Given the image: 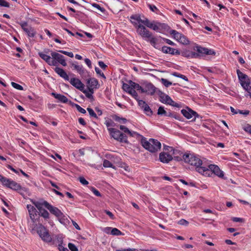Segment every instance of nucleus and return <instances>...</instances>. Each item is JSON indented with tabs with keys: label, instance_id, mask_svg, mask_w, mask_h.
<instances>
[{
	"label": "nucleus",
	"instance_id": "obj_34",
	"mask_svg": "<svg viewBox=\"0 0 251 251\" xmlns=\"http://www.w3.org/2000/svg\"><path fill=\"white\" fill-rule=\"evenodd\" d=\"M39 216L43 217L45 219H49V212L45 210V209H41V211L38 212Z\"/></svg>",
	"mask_w": 251,
	"mask_h": 251
},
{
	"label": "nucleus",
	"instance_id": "obj_51",
	"mask_svg": "<svg viewBox=\"0 0 251 251\" xmlns=\"http://www.w3.org/2000/svg\"><path fill=\"white\" fill-rule=\"evenodd\" d=\"M58 51L65 54V55H66L70 57H74V54L72 52H68V51L62 50H59Z\"/></svg>",
	"mask_w": 251,
	"mask_h": 251
},
{
	"label": "nucleus",
	"instance_id": "obj_48",
	"mask_svg": "<svg viewBox=\"0 0 251 251\" xmlns=\"http://www.w3.org/2000/svg\"><path fill=\"white\" fill-rule=\"evenodd\" d=\"M174 149H173V148L172 147L164 146V147H163L164 151H166L167 152H169V153H172V151H173Z\"/></svg>",
	"mask_w": 251,
	"mask_h": 251
},
{
	"label": "nucleus",
	"instance_id": "obj_6",
	"mask_svg": "<svg viewBox=\"0 0 251 251\" xmlns=\"http://www.w3.org/2000/svg\"><path fill=\"white\" fill-rule=\"evenodd\" d=\"M35 230H37V233L44 241L46 242L51 241L52 238L48 230L42 225L40 224L38 226H37Z\"/></svg>",
	"mask_w": 251,
	"mask_h": 251
},
{
	"label": "nucleus",
	"instance_id": "obj_21",
	"mask_svg": "<svg viewBox=\"0 0 251 251\" xmlns=\"http://www.w3.org/2000/svg\"><path fill=\"white\" fill-rule=\"evenodd\" d=\"M70 82L73 86L80 91L83 90L84 88V85L78 78H72L70 79Z\"/></svg>",
	"mask_w": 251,
	"mask_h": 251
},
{
	"label": "nucleus",
	"instance_id": "obj_13",
	"mask_svg": "<svg viewBox=\"0 0 251 251\" xmlns=\"http://www.w3.org/2000/svg\"><path fill=\"white\" fill-rule=\"evenodd\" d=\"M136 31L138 35L146 39L151 37L152 34L143 25H139L138 27L136 28Z\"/></svg>",
	"mask_w": 251,
	"mask_h": 251
},
{
	"label": "nucleus",
	"instance_id": "obj_42",
	"mask_svg": "<svg viewBox=\"0 0 251 251\" xmlns=\"http://www.w3.org/2000/svg\"><path fill=\"white\" fill-rule=\"evenodd\" d=\"M17 191H18L19 193L23 196H25L28 192L27 189L25 187L22 188L21 186L20 188Z\"/></svg>",
	"mask_w": 251,
	"mask_h": 251
},
{
	"label": "nucleus",
	"instance_id": "obj_60",
	"mask_svg": "<svg viewBox=\"0 0 251 251\" xmlns=\"http://www.w3.org/2000/svg\"><path fill=\"white\" fill-rule=\"evenodd\" d=\"M238 113L243 114V115H248L249 114L250 111L248 110H238Z\"/></svg>",
	"mask_w": 251,
	"mask_h": 251
},
{
	"label": "nucleus",
	"instance_id": "obj_30",
	"mask_svg": "<svg viewBox=\"0 0 251 251\" xmlns=\"http://www.w3.org/2000/svg\"><path fill=\"white\" fill-rule=\"evenodd\" d=\"M71 65L81 75H83L85 73L86 71L83 68L82 65H79L75 63H72Z\"/></svg>",
	"mask_w": 251,
	"mask_h": 251
},
{
	"label": "nucleus",
	"instance_id": "obj_28",
	"mask_svg": "<svg viewBox=\"0 0 251 251\" xmlns=\"http://www.w3.org/2000/svg\"><path fill=\"white\" fill-rule=\"evenodd\" d=\"M108 131L111 136L115 140H119V135H121V131L114 128H108Z\"/></svg>",
	"mask_w": 251,
	"mask_h": 251
},
{
	"label": "nucleus",
	"instance_id": "obj_3",
	"mask_svg": "<svg viewBox=\"0 0 251 251\" xmlns=\"http://www.w3.org/2000/svg\"><path fill=\"white\" fill-rule=\"evenodd\" d=\"M26 208L28 210L30 218V221H28V226L32 230H34L37 227L38 223L39 222V216L38 212L33 205L27 204Z\"/></svg>",
	"mask_w": 251,
	"mask_h": 251
},
{
	"label": "nucleus",
	"instance_id": "obj_56",
	"mask_svg": "<svg viewBox=\"0 0 251 251\" xmlns=\"http://www.w3.org/2000/svg\"><path fill=\"white\" fill-rule=\"evenodd\" d=\"M75 107L77 109V110L80 113L85 114L86 113V110L82 108L80 106H79L78 104H75Z\"/></svg>",
	"mask_w": 251,
	"mask_h": 251
},
{
	"label": "nucleus",
	"instance_id": "obj_41",
	"mask_svg": "<svg viewBox=\"0 0 251 251\" xmlns=\"http://www.w3.org/2000/svg\"><path fill=\"white\" fill-rule=\"evenodd\" d=\"M111 234L113 235H120L122 234V233L116 228H112Z\"/></svg>",
	"mask_w": 251,
	"mask_h": 251
},
{
	"label": "nucleus",
	"instance_id": "obj_36",
	"mask_svg": "<svg viewBox=\"0 0 251 251\" xmlns=\"http://www.w3.org/2000/svg\"><path fill=\"white\" fill-rule=\"evenodd\" d=\"M157 114L159 115L168 116L167 112L164 110L163 106H160L158 109Z\"/></svg>",
	"mask_w": 251,
	"mask_h": 251
},
{
	"label": "nucleus",
	"instance_id": "obj_2",
	"mask_svg": "<svg viewBox=\"0 0 251 251\" xmlns=\"http://www.w3.org/2000/svg\"><path fill=\"white\" fill-rule=\"evenodd\" d=\"M142 146L151 152L154 153L160 150L161 144L157 140L151 138L148 140L143 137L141 139Z\"/></svg>",
	"mask_w": 251,
	"mask_h": 251
},
{
	"label": "nucleus",
	"instance_id": "obj_17",
	"mask_svg": "<svg viewBox=\"0 0 251 251\" xmlns=\"http://www.w3.org/2000/svg\"><path fill=\"white\" fill-rule=\"evenodd\" d=\"M3 185L14 190H18L20 188V185L16 182L8 178H6L4 181Z\"/></svg>",
	"mask_w": 251,
	"mask_h": 251
},
{
	"label": "nucleus",
	"instance_id": "obj_14",
	"mask_svg": "<svg viewBox=\"0 0 251 251\" xmlns=\"http://www.w3.org/2000/svg\"><path fill=\"white\" fill-rule=\"evenodd\" d=\"M44 206L50 211V212L56 217L61 216L62 212L57 207L53 206L47 201H44Z\"/></svg>",
	"mask_w": 251,
	"mask_h": 251
},
{
	"label": "nucleus",
	"instance_id": "obj_52",
	"mask_svg": "<svg viewBox=\"0 0 251 251\" xmlns=\"http://www.w3.org/2000/svg\"><path fill=\"white\" fill-rule=\"evenodd\" d=\"M178 224L180 225L187 226L188 225L189 222L186 220L182 219L178 222Z\"/></svg>",
	"mask_w": 251,
	"mask_h": 251
},
{
	"label": "nucleus",
	"instance_id": "obj_23",
	"mask_svg": "<svg viewBox=\"0 0 251 251\" xmlns=\"http://www.w3.org/2000/svg\"><path fill=\"white\" fill-rule=\"evenodd\" d=\"M39 56L45 60L49 65L56 66V62L54 60H52L50 56L47 55L43 52L39 53Z\"/></svg>",
	"mask_w": 251,
	"mask_h": 251
},
{
	"label": "nucleus",
	"instance_id": "obj_26",
	"mask_svg": "<svg viewBox=\"0 0 251 251\" xmlns=\"http://www.w3.org/2000/svg\"><path fill=\"white\" fill-rule=\"evenodd\" d=\"M54 71L57 73L60 77L63 78L65 80H69V77L65 71L59 67H55Z\"/></svg>",
	"mask_w": 251,
	"mask_h": 251
},
{
	"label": "nucleus",
	"instance_id": "obj_12",
	"mask_svg": "<svg viewBox=\"0 0 251 251\" xmlns=\"http://www.w3.org/2000/svg\"><path fill=\"white\" fill-rule=\"evenodd\" d=\"M20 25L24 30V31L26 32L28 37H34L36 34V32L34 28L27 26V23L25 22H21L20 23Z\"/></svg>",
	"mask_w": 251,
	"mask_h": 251
},
{
	"label": "nucleus",
	"instance_id": "obj_18",
	"mask_svg": "<svg viewBox=\"0 0 251 251\" xmlns=\"http://www.w3.org/2000/svg\"><path fill=\"white\" fill-rule=\"evenodd\" d=\"M182 114L188 119H190L194 117V119L198 116V114L190 108H187L186 109L181 110Z\"/></svg>",
	"mask_w": 251,
	"mask_h": 251
},
{
	"label": "nucleus",
	"instance_id": "obj_20",
	"mask_svg": "<svg viewBox=\"0 0 251 251\" xmlns=\"http://www.w3.org/2000/svg\"><path fill=\"white\" fill-rule=\"evenodd\" d=\"M208 169L210 171L209 174L212 172L219 177H223L224 176L223 172L220 170L218 166L211 164L209 165Z\"/></svg>",
	"mask_w": 251,
	"mask_h": 251
},
{
	"label": "nucleus",
	"instance_id": "obj_45",
	"mask_svg": "<svg viewBox=\"0 0 251 251\" xmlns=\"http://www.w3.org/2000/svg\"><path fill=\"white\" fill-rule=\"evenodd\" d=\"M55 243L58 245V247H60V246H62L63 238L60 236H57L55 240Z\"/></svg>",
	"mask_w": 251,
	"mask_h": 251
},
{
	"label": "nucleus",
	"instance_id": "obj_1",
	"mask_svg": "<svg viewBox=\"0 0 251 251\" xmlns=\"http://www.w3.org/2000/svg\"><path fill=\"white\" fill-rule=\"evenodd\" d=\"M183 161L196 167L197 172L204 176H209L210 171L207 168L202 165V160L193 154L185 153L183 155Z\"/></svg>",
	"mask_w": 251,
	"mask_h": 251
},
{
	"label": "nucleus",
	"instance_id": "obj_29",
	"mask_svg": "<svg viewBox=\"0 0 251 251\" xmlns=\"http://www.w3.org/2000/svg\"><path fill=\"white\" fill-rule=\"evenodd\" d=\"M51 95L56 99L63 103H67L68 101V98L61 94L52 93Z\"/></svg>",
	"mask_w": 251,
	"mask_h": 251
},
{
	"label": "nucleus",
	"instance_id": "obj_32",
	"mask_svg": "<svg viewBox=\"0 0 251 251\" xmlns=\"http://www.w3.org/2000/svg\"><path fill=\"white\" fill-rule=\"evenodd\" d=\"M148 41L150 42V43L152 46H153L156 49L158 48V47L157 45V43L158 41L157 38L152 36V35H151V37H150L149 38H148Z\"/></svg>",
	"mask_w": 251,
	"mask_h": 251
},
{
	"label": "nucleus",
	"instance_id": "obj_31",
	"mask_svg": "<svg viewBox=\"0 0 251 251\" xmlns=\"http://www.w3.org/2000/svg\"><path fill=\"white\" fill-rule=\"evenodd\" d=\"M120 128L124 132L127 133L128 135H129L130 136L133 137L138 135V134L136 132L130 131L126 127L124 126L121 125L120 126Z\"/></svg>",
	"mask_w": 251,
	"mask_h": 251
},
{
	"label": "nucleus",
	"instance_id": "obj_9",
	"mask_svg": "<svg viewBox=\"0 0 251 251\" xmlns=\"http://www.w3.org/2000/svg\"><path fill=\"white\" fill-rule=\"evenodd\" d=\"M144 23L145 26L157 32H160L161 29L164 28L165 26V25L164 24L155 23V22H151L149 19L146 20Z\"/></svg>",
	"mask_w": 251,
	"mask_h": 251
},
{
	"label": "nucleus",
	"instance_id": "obj_19",
	"mask_svg": "<svg viewBox=\"0 0 251 251\" xmlns=\"http://www.w3.org/2000/svg\"><path fill=\"white\" fill-rule=\"evenodd\" d=\"M173 159L172 154L166 151L161 152L159 154V160L161 162L168 163Z\"/></svg>",
	"mask_w": 251,
	"mask_h": 251
},
{
	"label": "nucleus",
	"instance_id": "obj_11",
	"mask_svg": "<svg viewBox=\"0 0 251 251\" xmlns=\"http://www.w3.org/2000/svg\"><path fill=\"white\" fill-rule=\"evenodd\" d=\"M159 97L160 99V100L161 102L176 107H178L179 106L178 104L176 103L174 101H173V100L171 98V97L168 95L162 93Z\"/></svg>",
	"mask_w": 251,
	"mask_h": 251
},
{
	"label": "nucleus",
	"instance_id": "obj_53",
	"mask_svg": "<svg viewBox=\"0 0 251 251\" xmlns=\"http://www.w3.org/2000/svg\"><path fill=\"white\" fill-rule=\"evenodd\" d=\"M92 6L96 8L97 9L99 10L101 12H103L104 11V9L103 7H101L99 4L97 3H93Z\"/></svg>",
	"mask_w": 251,
	"mask_h": 251
},
{
	"label": "nucleus",
	"instance_id": "obj_4",
	"mask_svg": "<svg viewBox=\"0 0 251 251\" xmlns=\"http://www.w3.org/2000/svg\"><path fill=\"white\" fill-rule=\"evenodd\" d=\"M238 77L240 80L242 86L247 91L246 97L249 96L251 98V78L239 70H237Z\"/></svg>",
	"mask_w": 251,
	"mask_h": 251
},
{
	"label": "nucleus",
	"instance_id": "obj_47",
	"mask_svg": "<svg viewBox=\"0 0 251 251\" xmlns=\"http://www.w3.org/2000/svg\"><path fill=\"white\" fill-rule=\"evenodd\" d=\"M173 75L176 76V77H179V78H182L183 79H184V80L185 81H188V78L187 77L184 75H182L181 74H178L177 73H174L173 74Z\"/></svg>",
	"mask_w": 251,
	"mask_h": 251
},
{
	"label": "nucleus",
	"instance_id": "obj_5",
	"mask_svg": "<svg viewBox=\"0 0 251 251\" xmlns=\"http://www.w3.org/2000/svg\"><path fill=\"white\" fill-rule=\"evenodd\" d=\"M123 89L126 92L131 95L136 100H138V95L135 90L138 91L141 88V86L134 82L130 80L128 83H123Z\"/></svg>",
	"mask_w": 251,
	"mask_h": 251
},
{
	"label": "nucleus",
	"instance_id": "obj_62",
	"mask_svg": "<svg viewBox=\"0 0 251 251\" xmlns=\"http://www.w3.org/2000/svg\"><path fill=\"white\" fill-rule=\"evenodd\" d=\"M85 63L87 65V66L90 68H92V64L91 60L88 58H85L84 60Z\"/></svg>",
	"mask_w": 251,
	"mask_h": 251
},
{
	"label": "nucleus",
	"instance_id": "obj_40",
	"mask_svg": "<svg viewBox=\"0 0 251 251\" xmlns=\"http://www.w3.org/2000/svg\"><path fill=\"white\" fill-rule=\"evenodd\" d=\"M161 83L166 87H168L172 84V83L165 78H162L160 79Z\"/></svg>",
	"mask_w": 251,
	"mask_h": 251
},
{
	"label": "nucleus",
	"instance_id": "obj_15",
	"mask_svg": "<svg viewBox=\"0 0 251 251\" xmlns=\"http://www.w3.org/2000/svg\"><path fill=\"white\" fill-rule=\"evenodd\" d=\"M51 55L52 57V60H54L56 63L58 62L63 66H67V63L66 62L64 56L56 52H51Z\"/></svg>",
	"mask_w": 251,
	"mask_h": 251
},
{
	"label": "nucleus",
	"instance_id": "obj_61",
	"mask_svg": "<svg viewBox=\"0 0 251 251\" xmlns=\"http://www.w3.org/2000/svg\"><path fill=\"white\" fill-rule=\"evenodd\" d=\"M215 54H216V52L213 50H209V49H207V50L206 51V54L215 55Z\"/></svg>",
	"mask_w": 251,
	"mask_h": 251
},
{
	"label": "nucleus",
	"instance_id": "obj_22",
	"mask_svg": "<svg viewBox=\"0 0 251 251\" xmlns=\"http://www.w3.org/2000/svg\"><path fill=\"white\" fill-rule=\"evenodd\" d=\"M98 81L95 78H90L87 80V86L88 89L93 90L97 89Z\"/></svg>",
	"mask_w": 251,
	"mask_h": 251
},
{
	"label": "nucleus",
	"instance_id": "obj_46",
	"mask_svg": "<svg viewBox=\"0 0 251 251\" xmlns=\"http://www.w3.org/2000/svg\"><path fill=\"white\" fill-rule=\"evenodd\" d=\"M11 85L15 89L19 90H23V87L22 86L20 85L19 84H17L15 82H11Z\"/></svg>",
	"mask_w": 251,
	"mask_h": 251
},
{
	"label": "nucleus",
	"instance_id": "obj_10",
	"mask_svg": "<svg viewBox=\"0 0 251 251\" xmlns=\"http://www.w3.org/2000/svg\"><path fill=\"white\" fill-rule=\"evenodd\" d=\"M148 19L145 17H144L143 19H142L140 15L139 14L132 15L130 17V22L136 28L138 27L139 25H142L141 24L145 25L144 22Z\"/></svg>",
	"mask_w": 251,
	"mask_h": 251
},
{
	"label": "nucleus",
	"instance_id": "obj_16",
	"mask_svg": "<svg viewBox=\"0 0 251 251\" xmlns=\"http://www.w3.org/2000/svg\"><path fill=\"white\" fill-rule=\"evenodd\" d=\"M136 100L138 101V105L142 109H143L144 113L146 115L151 116L152 114V110L145 101L139 100L138 97V100Z\"/></svg>",
	"mask_w": 251,
	"mask_h": 251
},
{
	"label": "nucleus",
	"instance_id": "obj_39",
	"mask_svg": "<svg viewBox=\"0 0 251 251\" xmlns=\"http://www.w3.org/2000/svg\"><path fill=\"white\" fill-rule=\"evenodd\" d=\"M103 166L105 168H114L113 164L109 161L106 159L103 161Z\"/></svg>",
	"mask_w": 251,
	"mask_h": 251
},
{
	"label": "nucleus",
	"instance_id": "obj_44",
	"mask_svg": "<svg viewBox=\"0 0 251 251\" xmlns=\"http://www.w3.org/2000/svg\"><path fill=\"white\" fill-rule=\"evenodd\" d=\"M87 110L89 115L91 117H93L96 119L98 118L97 114L95 113L94 111L92 108L88 107V108H87Z\"/></svg>",
	"mask_w": 251,
	"mask_h": 251
},
{
	"label": "nucleus",
	"instance_id": "obj_43",
	"mask_svg": "<svg viewBox=\"0 0 251 251\" xmlns=\"http://www.w3.org/2000/svg\"><path fill=\"white\" fill-rule=\"evenodd\" d=\"M59 222L61 223V224H65L67 221V218L66 217V216L63 214V213H62V215L61 216H58L57 217Z\"/></svg>",
	"mask_w": 251,
	"mask_h": 251
},
{
	"label": "nucleus",
	"instance_id": "obj_59",
	"mask_svg": "<svg viewBox=\"0 0 251 251\" xmlns=\"http://www.w3.org/2000/svg\"><path fill=\"white\" fill-rule=\"evenodd\" d=\"M148 6H149V7L150 9V10L151 11H152V12H156V11L158 10L157 8L155 5H151V4H148Z\"/></svg>",
	"mask_w": 251,
	"mask_h": 251
},
{
	"label": "nucleus",
	"instance_id": "obj_27",
	"mask_svg": "<svg viewBox=\"0 0 251 251\" xmlns=\"http://www.w3.org/2000/svg\"><path fill=\"white\" fill-rule=\"evenodd\" d=\"M181 54L183 56L189 58H198L200 55L198 53L190 50L184 51Z\"/></svg>",
	"mask_w": 251,
	"mask_h": 251
},
{
	"label": "nucleus",
	"instance_id": "obj_35",
	"mask_svg": "<svg viewBox=\"0 0 251 251\" xmlns=\"http://www.w3.org/2000/svg\"><path fill=\"white\" fill-rule=\"evenodd\" d=\"M196 50L197 51V53L199 54V53L205 54H206V51L207 50V48H203L201 46H196Z\"/></svg>",
	"mask_w": 251,
	"mask_h": 251
},
{
	"label": "nucleus",
	"instance_id": "obj_50",
	"mask_svg": "<svg viewBox=\"0 0 251 251\" xmlns=\"http://www.w3.org/2000/svg\"><path fill=\"white\" fill-rule=\"evenodd\" d=\"M68 247L71 251H78L77 247L73 243H69Z\"/></svg>",
	"mask_w": 251,
	"mask_h": 251
},
{
	"label": "nucleus",
	"instance_id": "obj_7",
	"mask_svg": "<svg viewBox=\"0 0 251 251\" xmlns=\"http://www.w3.org/2000/svg\"><path fill=\"white\" fill-rule=\"evenodd\" d=\"M156 88L151 83H144L141 86V88L138 89L142 93H146L148 95H153L155 92Z\"/></svg>",
	"mask_w": 251,
	"mask_h": 251
},
{
	"label": "nucleus",
	"instance_id": "obj_38",
	"mask_svg": "<svg viewBox=\"0 0 251 251\" xmlns=\"http://www.w3.org/2000/svg\"><path fill=\"white\" fill-rule=\"evenodd\" d=\"M118 141L121 142L127 143V137L121 132V135H119V140H118Z\"/></svg>",
	"mask_w": 251,
	"mask_h": 251
},
{
	"label": "nucleus",
	"instance_id": "obj_55",
	"mask_svg": "<svg viewBox=\"0 0 251 251\" xmlns=\"http://www.w3.org/2000/svg\"><path fill=\"white\" fill-rule=\"evenodd\" d=\"M95 71L97 74L100 75L104 78H106L104 74L101 72V70L98 67H95Z\"/></svg>",
	"mask_w": 251,
	"mask_h": 251
},
{
	"label": "nucleus",
	"instance_id": "obj_8",
	"mask_svg": "<svg viewBox=\"0 0 251 251\" xmlns=\"http://www.w3.org/2000/svg\"><path fill=\"white\" fill-rule=\"evenodd\" d=\"M171 34L173 35L174 38L178 42L183 45L189 44V41L188 38L183 34L179 33L176 30H172Z\"/></svg>",
	"mask_w": 251,
	"mask_h": 251
},
{
	"label": "nucleus",
	"instance_id": "obj_49",
	"mask_svg": "<svg viewBox=\"0 0 251 251\" xmlns=\"http://www.w3.org/2000/svg\"><path fill=\"white\" fill-rule=\"evenodd\" d=\"M243 129L251 134V126L249 124H246L243 126Z\"/></svg>",
	"mask_w": 251,
	"mask_h": 251
},
{
	"label": "nucleus",
	"instance_id": "obj_25",
	"mask_svg": "<svg viewBox=\"0 0 251 251\" xmlns=\"http://www.w3.org/2000/svg\"><path fill=\"white\" fill-rule=\"evenodd\" d=\"M171 154H172V156L175 160L177 161L183 160V155L184 154L178 150L174 149Z\"/></svg>",
	"mask_w": 251,
	"mask_h": 251
},
{
	"label": "nucleus",
	"instance_id": "obj_33",
	"mask_svg": "<svg viewBox=\"0 0 251 251\" xmlns=\"http://www.w3.org/2000/svg\"><path fill=\"white\" fill-rule=\"evenodd\" d=\"M86 96V97H87L89 99H93V94L94 93V91L88 89V90H84V89L83 90L81 91Z\"/></svg>",
	"mask_w": 251,
	"mask_h": 251
},
{
	"label": "nucleus",
	"instance_id": "obj_64",
	"mask_svg": "<svg viewBox=\"0 0 251 251\" xmlns=\"http://www.w3.org/2000/svg\"><path fill=\"white\" fill-rule=\"evenodd\" d=\"M232 220L235 222H242L243 221V219L237 217L233 218Z\"/></svg>",
	"mask_w": 251,
	"mask_h": 251
},
{
	"label": "nucleus",
	"instance_id": "obj_57",
	"mask_svg": "<svg viewBox=\"0 0 251 251\" xmlns=\"http://www.w3.org/2000/svg\"><path fill=\"white\" fill-rule=\"evenodd\" d=\"M78 179L80 182L83 185H87L88 184V181L86 180L84 177H79Z\"/></svg>",
	"mask_w": 251,
	"mask_h": 251
},
{
	"label": "nucleus",
	"instance_id": "obj_37",
	"mask_svg": "<svg viewBox=\"0 0 251 251\" xmlns=\"http://www.w3.org/2000/svg\"><path fill=\"white\" fill-rule=\"evenodd\" d=\"M33 203L35 206V207L37 208V209L39 210V212L41 210V209H44L43 208V205H44V201L41 203L38 201H35L33 202Z\"/></svg>",
	"mask_w": 251,
	"mask_h": 251
},
{
	"label": "nucleus",
	"instance_id": "obj_24",
	"mask_svg": "<svg viewBox=\"0 0 251 251\" xmlns=\"http://www.w3.org/2000/svg\"><path fill=\"white\" fill-rule=\"evenodd\" d=\"M161 50L163 53H169L172 55L180 54V52L178 50L167 46H163Z\"/></svg>",
	"mask_w": 251,
	"mask_h": 251
},
{
	"label": "nucleus",
	"instance_id": "obj_58",
	"mask_svg": "<svg viewBox=\"0 0 251 251\" xmlns=\"http://www.w3.org/2000/svg\"><path fill=\"white\" fill-rule=\"evenodd\" d=\"M91 190L95 195H96L98 197L101 196V195H100V192L98 190H97L96 188H95L94 187H92Z\"/></svg>",
	"mask_w": 251,
	"mask_h": 251
},
{
	"label": "nucleus",
	"instance_id": "obj_54",
	"mask_svg": "<svg viewBox=\"0 0 251 251\" xmlns=\"http://www.w3.org/2000/svg\"><path fill=\"white\" fill-rule=\"evenodd\" d=\"M0 6L6 7H9V4L4 0H0Z\"/></svg>",
	"mask_w": 251,
	"mask_h": 251
},
{
	"label": "nucleus",
	"instance_id": "obj_63",
	"mask_svg": "<svg viewBox=\"0 0 251 251\" xmlns=\"http://www.w3.org/2000/svg\"><path fill=\"white\" fill-rule=\"evenodd\" d=\"M99 65L101 68L103 69H105L106 67H107V66L104 63V62L101 61H100L99 62Z\"/></svg>",
	"mask_w": 251,
	"mask_h": 251
}]
</instances>
